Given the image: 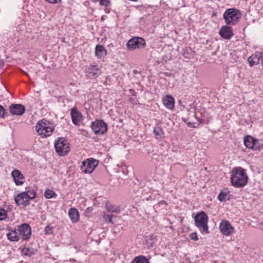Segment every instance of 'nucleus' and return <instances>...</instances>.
<instances>
[{
    "label": "nucleus",
    "instance_id": "obj_1",
    "mask_svg": "<svg viewBox=\"0 0 263 263\" xmlns=\"http://www.w3.org/2000/svg\"><path fill=\"white\" fill-rule=\"evenodd\" d=\"M248 177L246 170L241 167H234L231 173L232 185L236 187H242L248 182Z\"/></svg>",
    "mask_w": 263,
    "mask_h": 263
},
{
    "label": "nucleus",
    "instance_id": "obj_2",
    "mask_svg": "<svg viewBox=\"0 0 263 263\" xmlns=\"http://www.w3.org/2000/svg\"><path fill=\"white\" fill-rule=\"evenodd\" d=\"M54 128L52 123L45 119L38 121L35 126L37 133L42 138L51 136L53 133Z\"/></svg>",
    "mask_w": 263,
    "mask_h": 263
},
{
    "label": "nucleus",
    "instance_id": "obj_3",
    "mask_svg": "<svg viewBox=\"0 0 263 263\" xmlns=\"http://www.w3.org/2000/svg\"><path fill=\"white\" fill-rule=\"evenodd\" d=\"M242 16L240 10L236 8L227 9L223 14L225 23L229 25L237 24Z\"/></svg>",
    "mask_w": 263,
    "mask_h": 263
},
{
    "label": "nucleus",
    "instance_id": "obj_4",
    "mask_svg": "<svg viewBox=\"0 0 263 263\" xmlns=\"http://www.w3.org/2000/svg\"><path fill=\"white\" fill-rule=\"evenodd\" d=\"M194 220L195 226L202 234L209 233L208 217L204 212L202 211L197 213L194 217Z\"/></svg>",
    "mask_w": 263,
    "mask_h": 263
},
{
    "label": "nucleus",
    "instance_id": "obj_5",
    "mask_svg": "<svg viewBox=\"0 0 263 263\" xmlns=\"http://www.w3.org/2000/svg\"><path fill=\"white\" fill-rule=\"evenodd\" d=\"M243 143L247 148L253 151H260L263 149V143L250 135L244 137Z\"/></svg>",
    "mask_w": 263,
    "mask_h": 263
},
{
    "label": "nucleus",
    "instance_id": "obj_6",
    "mask_svg": "<svg viewBox=\"0 0 263 263\" xmlns=\"http://www.w3.org/2000/svg\"><path fill=\"white\" fill-rule=\"evenodd\" d=\"M126 45L128 50L133 51L144 48L146 46V42L142 37L134 36L127 42Z\"/></svg>",
    "mask_w": 263,
    "mask_h": 263
},
{
    "label": "nucleus",
    "instance_id": "obj_7",
    "mask_svg": "<svg viewBox=\"0 0 263 263\" xmlns=\"http://www.w3.org/2000/svg\"><path fill=\"white\" fill-rule=\"evenodd\" d=\"M54 146L57 153L60 156H65L69 152V146L67 141L64 138H59L55 142Z\"/></svg>",
    "mask_w": 263,
    "mask_h": 263
},
{
    "label": "nucleus",
    "instance_id": "obj_8",
    "mask_svg": "<svg viewBox=\"0 0 263 263\" xmlns=\"http://www.w3.org/2000/svg\"><path fill=\"white\" fill-rule=\"evenodd\" d=\"M91 127L96 135H103L107 130V124L101 120H97L91 123Z\"/></svg>",
    "mask_w": 263,
    "mask_h": 263
},
{
    "label": "nucleus",
    "instance_id": "obj_9",
    "mask_svg": "<svg viewBox=\"0 0 263 263\" xmlns=\"http://www.w3.org/2000/svg\"><path fill=\"white\" fill-rule=\"evenodd\" d=\"M98 165V161L97 160L92 158L87 159L82 162L81 169L83 172L90 174L93 172Z\"/></svg>",
    "mask_w": 263,
    "mask_h": 263
},
{
    "label": "nucleus",
    "instance_id": "obj_10",
    "mask_svg": "<svg viewBox=\"0 0 263 263\" xmlns=\"http://www.w3.org/2000/svg\"><path fill=\"white\" fill-rule=\"evenodd\" d=\"M20 239L28 240L30 238L31 229L30 226L27 223H23L18 227L17 229Z\"/></svg>",
    "mask_w": 263,
    "mask_h": 263
},
{
    "label": "nucleus",
    "instance_id": "obj_11",
    "mask_svg": "<svg viewBox=\"0 0 263 263\" xmlns=\"http://www.w3.org/2000/svg\"><path fill=\"white\" fill-rule=\"evenodd\" d=\"M220 232L225 236H229L234 233V228L228 220H222L219 224Z\"/></svg>",
    "mask_w": 263,
    "mask_h": 263
},
{
    "label": "nucleus",
    "instance_id": "obj_12",
    "mask_svg": "<svg viewBox=\"0 0 263 263\" xmlns=\"http://www.w3.org/2000/svg\"><path fill=\"white\" fill-rule=\"evenodd\" d=\"M27 195L23 192L18 194L14 197V201L18 206H26L30 204V201L27 198Z\"/></svg>",
    "mask_w": 263,
    "mask_h": 263
},
{
    "label": "nucleus",
    "instance_id": "obj_13",
    "mask_svg": "<svg viewBox=\"0 0 263 263\" xmlns=\"http://www.w3.org/2000/svg\"><path fill=\"white\" fill-rule=\"evenodd\" d=\"M70 115L72 122L75 125H80V123L83 120L82 114L76 107L71 109Z\"/></svg>",
    "mask_w": 263,
    "mask_h": 263
},
{
    "label": "nucleus",
    "instance_id": "obj_14",
    "mask_svg": "<svg viewBox=\"0 0 263 263\" xmlns=\"http://www.w3.org/2000/svg\"><path fill=\"white\" fill-rule=\"evenodd\" d=\"M25 110V106L21 104H13L9 107V111L12 115L22 116Z\"/></svg>",
    "mask_w": 263,
    "mask_h": 263
},
{
    "label": "nucleus",
    "instance_id": "obj_15",
    "mask_svg": "<svg viewBox=\"0 0 263 263\" xmlns=\"http://www.w3.org/2000/svg\"><path fill=\"white\" fill-rule=\"evenodd\" d=\"M86 76L88 78L97 77L101 74V71L97 65H90L85 71Z\"/></svg>",
    "mask_w": 263,
    "mask_h": 263
},
{
    "label": "nucleus",
    "instance_id": "obj_16",
    "mask_svg": "<svg viewBox=\"0 0 263 263\" xmlns=\"http://www.w3.org/2000/svg\"><path fill=\"white\" fill-rule=\"evenodd\" d=\"M219 34L224 39H230L233 36V29L230 26H223L219 31Z\"/></svg>",
    "mask_w": 263,
    "mask_h": 263
},
{
    "label": "nucleus",
    "instance_id": "obj_17",
    "mask_svg": "<svg viewBox=\"0 0 263 263\" xmlns=\"http://www.w3.org/2000/svg\"><path fill=\"white\" fill-rule=\"evenodd\" d=\"M163 105L168 109L173 110L175 107V99L169 95H165L162 98Z\"/></svg>",
    "mask_w": 263,
    "mask_h": 263
},
{
    "label": "nucleus",
    "instance_id": "obj_18",
    "mask_svg": "<svg viewBox=\"0 0 263 263\" xmlns=\"http://www.w3.org/2000/svg\"><path fill=\"white\" fill-rule=\"evenodd\" d=\"M11 175L16 185H21L24 183L25 178L19 170H13L12 172Z\"/></svg>",
    "mask_w": 263,
    "mask_h": 263
},
{
    "label": "nucleus",
    "instance_id": "obj_19",
    "mask_svg": "<svg viewBox=\"0 0 263 263\" xmlns=\"http://www.w3.org/2000/svg\"><path fill=\"white\" fill-rule=\"evenodd\" d=\"M262 56V52H256L254 54L249 57L248 61L251 66L254 65H257L260 62V59Z\"/></svg>",
    "mask_w": 263,
    "mask_h": 263
},
{
    "label": "nucleus",
    "instance_id": "obj_20",
    "mask_svg": "<svg viewBox=\"0 0 263 263\" xmlns=\"http://www.w3.org/2000/svg\"><path fill=\"white\" fill-rule=\"evenodd\" d=\"M68 216L73 223H76L79 220V213L78 210L74 208H71L69 210Z\"/></svg>",
    "mask_w": 263,
    "mask_h": 263
},
{
    "label": "nucleus",
    "instance_id": "obj_21",
    "mask_svg": "<svg viewBox=\"0 0 263 263\" xmlns=\"http://www.w3.org/2000/svg\"><path fill=\"white\" fill-rule=\"evenodd\" d=\"M107 54V51L102 45H97L95 48V54L99 58L104 57Z\"/></svg>",
    "mask_w": 263,
    "mask_h": 263
},
{
    "label": "nucleus",
    "instance_id": "obj_22",
    "mask_svg": "<svg viewBox=\"0 0 263 263\" xmlns=\"http://www.w3.org/2000/svg\"><path fill=\"white\" fill-rule=\"evenodd\" d=\"M7 235L8 239L12 241H18L20 239L17 230H10Z\"/></svg>",
    "mask_w": 263,
    "mask_h": 263
},
{
    "label": "nucleus",
    "instance_id": "obj_23",
    "mask_svg": "<svg viewBox=\"0 0 263 263\" xmlns=\"http://www.w3.org/2000/svg\"><path fill=\"white\" fill-rule=\"evenodd\" d=\"M230 192L227 190L221 191L218 196V199L221 202H225L230 199Z\"/></svg>",
    "mask_w": 263,
    "mask_h": 263
},
{
    "label": "nucleus",
    "instance_id": "obj_24",
    "mask_svg": "<svg viewBox=\"0 0 263 263\" xmlns=\"http://www.w3.org/2000/svg\"><path fill=\"white\" fill-rule=\"evenodd\" d=\"M106 208L108 212L111 213H119L121 210L120 206L108 203L106 204Z\"/></svg>",
    "mask_w": 263,
    "mask_h": 263
},
{
    "label": "nucleus",
    "instance_id": "obj_25",
    "mask_svg": "<svg viewBox=\"0 0 263 263\" xmlns=\"http://www.w3.org/2000/svg\"><path fill=\"white\" fill-rule=\"evenodd\" d=\"M131 263H150L148 259L144 256L139 255L136 256Z\"/></svg>",
    "mask_w": 263,
    "mask_h": 263
},
{
    "label": "nucleus",
    "instance_id": "obj_26",
    "mask_svg": "<svg viewBox=\"0 0 263 263\" xmlns=\"http://www.w3.org/2000/svg\"><path fill=\"white\" fill-rule=\"evenodd\" d=\"M153 133L157 139L161 138L164 134L162 129L160 126L155 127Z\"/></svg>",
    "mask_w": 263,
    "mask_h": 263
},
{
    "label": "nucleus",
    "instance_id": "obj_27",
    "mask_svg": "<svg viewBox=\"0 0 263 263\" xmlns=\"http://www.w3.org/2000/svg\"><path fill=\"white\" fill-rule=\"evenodd\" d=\"M57 194L52 190L47 189L44 193V197L47 199L55 198Z\"/></svg>",
    "mask_w": 263,
    "mask_h": 263
},
{
    "label": "nucleus",
    "instance_id": "obj_28",
    "mask_svg": "<svg viewBox=\"0 0 263 263\" xmlns=\"http://www.w3.org/2000/svg\"><path fill=\"white\" fill-rule=\"evenodd\" d=\"M26 195H27V198L29 200H32L34 199L36 197V193L35 191L33 189L29 190L27 191L24 192Z\"/></svg>",
    "mask_w": 263,
    "mask_h": 263
},
{
    "label": "nucleus",
    "instance_id": "obj_29",
    "mask_svg": "<svg viewBox=\"0 0 263 263\" xmlns=\"http://www.w3.org/2000/svg\"><path fill=\"white\" fill-rule=\"evenodd\" d=\"M22 253L24 255L31 256L33 254V252L30 248H25L22 250Z\"/></svg>",
    "mask_w": 263,
    "mask_h": 263
},
{
    "label": "nucleus",
    "instance_id": "obj_30",
    "mask_svg": "<svg viewBox=\"0 0 263 263\" xmlns=\"http://www.w3.org/2000/svg\"><path fill=\"white\" fill-rule=\"evenodd\" d=\"M46 235L52 234L53 233V227L48 225L47 226L44 230Z\"/></svg>",
    "mask_w": 263,
    "mask_h": 263
},
{
    "label": "nucleus",
    "instance_id": "obj_31",
    "mask_svg": "<svg viewBox=\"0 0 263 263\" xmlns=\"http://www.w3.org/2000/svg\"><path fill=\"white\" fill-rule=\"evenodd\" d=\"M113 215L110 214H104L103 216L104 220L106 222L112 223V217Z\"/></svg>",
    "mask_w": 263,
    "mask_h": 263
},
{
    "label": "nucleus",
    "instance_id": "obj_32",
    "mask_svg": "<svg viewBox=\"0 0 263 263\" xmlns=\"http://www.w3.org/2000/svg\"><path fill=\"white\" fill-rule=\"evenodd\" d=\"M7 216V212L4 209H0V220L5 219Z\"/></svg>",
    "mask_w": 263,
    "mask_h": 263
},
{
    "label": "nucleus",
    "instance_id": "obj_33",
    "mask_svg": "<svg viewBox=\"0 0 263 263\" xmlns=\"http://www.w3.org/2000/svg\"><path fill=\"white\" fill-rule=\"evenodd\" d=\"M100 5L103 6L107 7L110 5V2L109 0H100Z\"/></svg>",
    "mask_w": 263,
    "mask_h": 263
},
{
    "label": "nucleus",
    "instance_id": "obj_34",
    "mask_svg": "<svg viewBox=\"0 0 263 263\" xmlns=\"http://www.w3.org/2000/svg\"><path fill=\"white\" fill-rule=\"evenodd\" d=\"M6 110L5 108L0 105V118H4L5 117Z\"/></svg>",
    "mask_w": 263,
    "mask_h": 263
},
{
    "label": "nucleus",
    "instance_id": "obj_35",
    "mask_svg": "<svg viewBox=\"0 0 263 263\" xmlns=\"http://www.w3.org/2000/svg\"><path fill=\"white\" fill-rule=\"evenodd\" d=\"M190 238L193 240H197L198 239L197 234L196 232L192 233L190 235Z\"/></svg>",
    "mask_w": 263,
    "mask_h": 263
},
{
    "label": "nucleus",
    "instance_id": "obj_36",
    "mask_svg": "<svg viewBox=\"0 0 263 263\" xmlns=\"http://www.w3.org/2000/svg\"><path fill=\"white\" fill-rule=\"evenodd\" d=\"M183 121H184V122H186V124H187V125L191 127H194V128H195L196 127V126H195L194 125V123H192L190 122H187V119H182Z\"/></svg>",
    "mask_w": 263,
    "mask_h": 263
},
{
    "label": "nucleus",
    "instance_id": "obj_37",
    "mask_svg": "<svg viewBox=\"0 0 263 263\" xmlns=\"http://www.w3.org/2000/svg\"><path fill=\"white\" fill-rule=\"evenodd\" d=\"M46 2H47L51 4H56L58 3L61 1V0H45Z\"/></svg>",
    "mask_w": 263,
    "mask_h": 263
},
{
    "label": "nucleus",
    "instance_id": "obj_38",
    "mask_svg": "<svg viewBox=\"0 0 263 263\" xmlns=\"http://www.w3.org/2000/svg\"><path fill=\"white\" fill-rule=\"evenodd\" d=\"M129 102L132 104H137V100L136 99H135V98H130L129 99Z\"/></svg>",
    "mask_w": 263,
    "mask_h": 263
},
{
    "label": "nucleus",
    "instance_id": "obj_39",
    "mask_svg": "<svg viewBox=\"0 0 263 263\" xmlns=\"http://www.w3.org/2000/svg\"><path fill=\"white\" fill-rule=\"evenodd\" d=\"M129 91H130V93L132 94V95H133V96L136 95V93L133 89H129Z\"/></svg>",
    "mask_w": 263,
    "mask_h": 263
},
{
    "label": "nucleus",
    "instance_id": "obj_40",
    "mask_svg": "<svg viewBox=\"0 0 263 263\" xmlns=\"http://www.w3.org/2000/svg\"><path fill=\"white\" fill-rule=\"evenodd\" d=\"M260 63H261L262 64V65L263 66V53L262 52V56H261V58L260 59Z\"/></svg>",
    "mask_w": 263,
    "mask_h": 263
}]
</instances>
